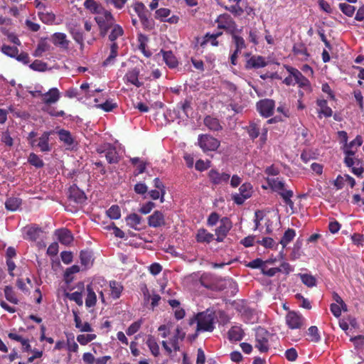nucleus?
<instances>
[{"label": "nucleus", "mask_w": 364, "mask_h": 364, "mask_svg": "<svg viewBox=\"0 0 364 364\" xmlns=\"http://www.w3.org/2000/svg\"><path fill=\"white\" fill-rule=\"evenodd\" d=\"M299 276L301 282L308 287H313L316 285V279L314 276L308 274H299Z\"/></svg>", "instance_id": "nucleus-43"}, {"label": "nucleus", "mask_w": 364, "mask_h": 364, "mask_svg": "<svg viewBox=\"0 0 364 364\" xmlns=\"http://www.w3.org/2000/svg\"><path fill=\"white\" fill-rule=\"evenodd\" d=\"M142 321L141 320L137 321L132 323L127 330V334L132 336L136 333L141 327Z\"/></svg>", "instance_id": "nucleus-60"}, {"label": "nucleus", "mask_w": 364, "mask_h": 364, "mask_svg": "<svg viewBox=\"0 0 364 364\" xmlns=\"http://www.w3.org/2000/svg\"><path fill=\"white\" fill-rule=\"evenodd\" d=\"M105 158L109 164H117L119 161L118 151L116 148L110 144H107Z\"/></svg>", "instance_id": "nucleus-22"}, {"label": "nucleus", "mask_w": 364, "mask_h": 364, "mask_svg": "<svg viewBox=\"0 0 364 364\" xmlns=\"http://www.w3.org/2000/svg\"><path fill=\"white\" fill-rule=\"evenodd\" d=\"M163 53V58L166 64L170 68H174L178 66V61L176 56L173 55L172 51H161Z\"/></svg>", "instance_id": "nucleus-28"}, {"label": "nucleus", "mask_w": 364, "mask_h": 364, "mask_svg": "<svg viewBox=\"0 0 364 364\" xmlns=\"http://www.w3.org/2000/svg\"><path fill=\"white\" fill-rule=\"evenodd\" d=\"M222 34L221 32H218L213 34L207 33L205 35V41L207 42H210L211 45L216 46L218 45V42L216 40L218 37H219Z\"/></svg>", "instance_id": "nucleus-62"}, {"label": "nucleus", "mask_w": 364, "mask_h": 364, "mask_svg": "<svg viewBox=\"0 0 364 364\" xmlns=\"http://www.w3.org/2000/svg\"><path fill=\"white\" fill-rule=\"evenodd\" d=\"M267 63L263 57L252 56L247 61L246 68L247 69L260 68L265 67Z\"/></svg>", "instance_id": "nucleus-23"}, {"label": "nucleus", "mask_w": 364, "mask_h": 364, "mask_svg": "<svg viewBox=\"0 0 364 364\" xmlns=\"http://www.w3.org/2000/svg\"><path fill=\"white\" fill-rule=\"evenodd\" d=\"M28 161L36 168H41L44 166L43 160L36 154H30Z\"/></svg>", "instance_id": "nucleus-49"}, {"label": "nucleus", "mask_w": 364, "mask_h": 364, "mask_svg": "<svg viewBox=\"0 0 364 364\" xmlns=\"http://www.w3.org/2000/svg\"><path fill=\"white\" fill-rule=\"evenodd\" d=\"M274 107V101L270 99L262 100L257 103V111L264 117H269L273 114Z\"/></svg>", "instance_id": "nucleus-9"}, {"label": "nucleus", "mask_w": 364, "mask_h": 364, "mask_svg": "<svg viewBox=\"0 0 364 364\" xmlns=\"http://www.w3.org/2000/svg\"><path fill=\"white\" fill-rule=\"evenodd\" d=\"M41 232L42 230L41 228L37 226L29 227L26 232L27 239H29L32 241H36L39 238Z\"/></svg>", "instance_id": "nucleus-35"}, {"label": "nucleus", "mask_w": 364, "mask_h": 364, "mask_svg": "<svg viewBox=\"0 0 364 364\" xmlns=\"http://www.w3.org/2000/svg\"><path fill=\"white\" fill-rule=\"evenodd\" d=\"M29 67L33 70L43 72L47 69V64L41 60H36L29 65Z\"/></svg>", "instance_id": "nucleus-55"}, {"label": "nucleus", "mask_w": 364, "mask_h": 364, "mask_svg": "<svg viewBox=\"0 0 364 364\" xmlns=\"http://www.w3.org/2000/svg\"><path fill=\"white\" fill-rule=\"evenodd\" d=\"M287 70L289 74L294 76V85L298 84L301 87H306L309 86V80L305 77L299 70L289 66L287 67Z\"/></svg>", "instance_id": "nucleus-16"}, {"label": "nucleus", "mask_w": 364, "mask_h": 364, "mask_svg": "<svg viewBox=\"0 0 364 364\" xmlns=\"http://www.w3.org/2000/svg\"><path fill=\"white\" fill-rule=\"evenodd\" d=\"M216 22L219 28L232 30L235 28V23L232 17L228 14L220 15Z\"/></svg>", "instance_id": "nucleus-19"}, {"label": "nucleus", "mask_w": 364, "mask_h": 364, "mask_svg": "<svg viewBox=\"0 0 364 364\" xmlns=\"http://www.w3.org/2000/svg\"><path fill=\"white\" fill-rule=\"evenodd\" d=\"M133 7L141 21L147 20L146 9L142 3L136 2L134 4Z\"/></svg>", "instance_id": "nucleus-40"}, {"label": "nucleus", "mask_w": 364, "mask_h": 364, "mask_svg": "<svg viewBox=\"0 0 364 364\" xmlns=\"http://www.w3.org/2000/svg\"><path fill=\"white\" fill-rule=\"evenodd\" d=\"M111 28L112 31L109 35V39L114 43L116 39L123 35L124 31L118 24H114Z\"/></svg>", "instance_id": "nucleus-38"}, {"label": "nucleus", "mask_w": 364, "mask_h": 364, "mask_svg": "<svg viewBox=\"0 0 364 364\" xmlns=\"http://www.w3.org/2000/svg\"><path fill=\"white\" fill-rule=\"evenodd\" d=\"M339 8L341 11L348 16H352L355 12V7L346 3L339 4Z\"/></svg>", "instance_id": "nucleus-56"}, {"label": "nucleus", "mask_w": 364, "mask_h": 364, "mask_svg": "<svg viewBox=\"0 0 364 364\" xmlns=\"http://www.w3.org/2000/svg\"><path fill=\"white\" fill-rule=\"evenodd\" d=\"M147 219L148 225L151 228H160L166 225L164 215L159 210H155Z\"/></svg>", "instance_id": "nucleus-14"}, {"label": "nucleus", "mask_w": 364, "mask_h": 364, "mask_svg": "<svg viewBox=\"0 0 364 364\" xmlns=\"http://www.w3.org/2000/svg\"><path fill=\"white\" fill-rule=\"evenodd\" d=\"M110 296L114 299H117L120 297L123 287L116 281L109 282Z\"/></svg>", "instance_id": "nucleus-31"}, {"label": "nucleus", "mask_w": 364, "mask_h": 364, "mask_svg": "<svg viewBox=\"0 0 364 364\" xmlns=\"http://www.w3.org/2000/svg\"><path fill=\"white\" fill-rule=\"evenodd\" d=\"M60 98V92L57 87H52L48 92H43L41 101L46 105L57 103Z\"/></svg>", "instance_id": "nucleus-12"}, {"label": "nucleus", "mask_w": 364, "mask_h": 364, "mask_svg": "<svg viewBox=\"0 0 364 364\" xmlns=\"http://www.w3.org/2000/svg\"><path fill=\"white\" fill-rule=\"evenodd\" d=\"M1 141L8 146H13V139L11 136L9 131H5L2 132Z\"/></svg>", "instance_id": "nucleus-64"}, {"label": "nucleus", "mask_w": 364, "mask_h": 364, "mask_svg": "<svg viewBox=\"0 0 364 364\" xmlns=\"http://www.w3.org/2000/svg\"><path fill=\"white\" fill-rule=\"evenodd\" d=\"M214 235L208 232L205 229L200 228L196 234V240L198 242L210 243L213 240Z\"/></svg>", "instance_id": "nucleus-30"}, {"label": "nucleus", "mask_w": 364, "mask_h": 364, "mask_svg": "<svg viewBox=\"0 0 364 364\" xmlns=\"http://www.w3.org/2000/svg\"><path fill=\"white\" fill-rule=\"evenodd\" d=\"M74 314V321L75 323V327L79 328L82 332H91L92 331V328L89 323L85 322L84 323H82L80 318L78 316L77 312L73 311Z\"/></svg>", "instance_id": "nucleus-32"}, {"label": "nucleus", "mask_w": 364, "mask_h": 364, "mask_svg": "<svg viewBox=\"0 0 364 364\" xmlns=\"http://www.w3.org/2000/svg\"><path fill=\"white\" fill-rule=\"evenodd\" d=\"M96 338L95 334H81L78 335L77 336V341L81 344V345H86L88 343L91 342L92 341L95 340Z\"/></svg>", "instance_id": "nucleus-57"}, {"label": "nucleus", "mask_w": 364, "mask_h": 364, "mask_svg": "<svg viewBox=\"0 0 364 364\" xmlns=\"http://www.w3.org/2000/svg\"><path fill=\"white\" fill-rule=\"evenodd\" d=\"M1 50L4 54L11 58H16L18 53V49L16 47L6 45L1 47Z\"/></svg>", "instance_id": "nucleus-51"}, {"label": "nucleus", "mask_w": 364, "mask_h": 364, "mask_svg": "<svg viewBox=\"0 0 364 364\" xmlns=\"http://www.w3.org/2000/svg\"><path fill=\"white\" fill-rule=\"evenodd\" d=\"M98 108L103 109L105 112L112 111L117 107V104L112 101L107 100L105 103L97 105Z\"/></svg>", "instance_id": "nucleus-61"}, {"label": "nucleus", "mask_w": 364, "mask_h": 364, "mask_svg": "<svg viewBox=\"0 0 364 364\" xmlns=\"http://www.w3.org/2000/svg\"><path fill=\"white\" fill-rule=\"evenodd\" d=\"M267 183L272 191L277 192L284 202L291 208H293L294 202L291 200L294 195L293 191L286 189L285 183L279 178H268Z\"/></svg>", "instance_id": "nucleus-2"}, {"label": "nucleus", "mask_w": 364, "mask_h": 364, "mask_svg": "<svg viewBox=\"0 0 364 364\" xmlns=\"http://www.w3.org/2000/svg\"><path fill=\"white\" fill-rule=\"evenodd\" d=\"M239 193L232 194V198L237 205H242L245 200L250 198L252 193V186L249 183H245L239 188Z\"/></svg>", "instance_id": "nucleus-8"}, {"label": "nucleus", "mask_w": 364, "mask_h": 364, "mask_svg": "<svg viewBox=\"0 0 364 364\" xmlns=\"http://www.w3.org/2000/svg\"><path fill=\"white\" fill-rule=\"evenodd\" d=\"M308 334L311 337L312 342L318 343L321 340L318 329L316 326H312L308 329Z\"/></svg>", "instance_id": "nucleus-53"}, {"label": "nucleus", "mask_w": 364, "mask_h": 364, "mask_svg": "<svg viewBox=\"0 0 364 364\" xmlns=\"http://www.w3.org/2000/svg\"><path fill=\"white\" fill-rule=\"evenodd\" d=\"M170 14L171 10L167 8H161L156 11V18L161 21L177 23L179 19L178 17L174 15L168 17Z\"/></svg>", "instance_id": "nucleus-18"}, {"label": "nucleus", "mask_w": 364, "mask_h": 364, "mask_svg": "<svg viewBox=\"0 0 364 364\" xmlns=\"http://www.w3.org/2000/svg\"><path fill=\"white\" fill-rule=\"evenodd\" d=\"M118 48L119 47L117 43L114 42L111 44L110 53L102 63L103 66H108L114 63L115 58H117L118 53Z\"/></svg>", "instance_id": "nucleus-26"}, {"label": "nucleus", "mask_w": 364, "mask_h": 364, "mask_svg": "<svg viewBox=\"0 0 364 364\" xmlns=\"http://www.w3.org/2000/svg\"><path fill=\"white\" fill-rule=\"evenodd\" d=\"M95 284L92 283L87 286L86 290L87 292V297L85 299V305L87 307H92L96 304L97 296L94 291Z\"/></svg>", "instance_id": "nucleus-20"}, {"label": "nucleus", "mask_w": 364, "mask_h": 364, "mask_svg": "<svg viewBox=\"0 0 364 364\" xmlns=\"http://www.w3.org/2000/svg\"><path fill=\"white\" fill-rule=\"evenodd\" d=\"M68 197L76 203H82L87 199L84 191L80 190L75 184L70 187Z\"/></svg>", "instance_id": "nucleus-15"}, {"label": "nucleus", "mask_w": 364, "mask_h": 364, "mask_svg": "<svg viewBox=\"0 0 364 364\" xmlns=\"http://www.w3.org/2000/svg\"><path fill=\"white\" fill-rule=\"evenodd\" d=\"M296 232L293 229H288L284 234L282 238L280 240V244L283 247H285L288 243H289L295 237Z\"/></svg>", "instance_id": "nucleus-41"}, {"label": "nucleus", "mask_w": 364, "mask_h": 364, "mask_svg": "<svg viewBox=\"0 0 364 364\" xmlns=\"http://www.w3.org/2000/svg\"><path fill=\"white\" fill-rule=\"evenodd\" d=\"M55 234L58 236V239L60 241V242H61L63 245H68L73 240V237L71 232L68 230H58L55 232Z\"/></svg>", "instance_id": "nucleus-24"}, {"label": "nucleus", "mask_w": 364, "mask_h": 364, "mask_svg": "<svg viewBox=\"0 0 364 364\" xmlns=\"http://www.w3.org/2000/svg\"><path fill=\"white\" fill-rule=\"evenodd\" d=\"M52 41L55 46L63 48H68L69 45V41L67 40V36L63 33H55L52 36Z\"/></svg>", "instance_id": "nucleus-27"}, {"label": "nucleus", "mask_w": 364, "mask_h": 364, "mask_svg": "<svg viewBox=\"0 0 364 364\" xmlns=\"http://www.w3.org/2000/svg\"><path fill=\"white\" fill-rule=\"evenodd\" d=\"M214 315L212 313L201 312L190 321L192 325L197 323V331H213L214 329Z\"/></svg>", "instance_id": "nucleus-3"}, {"label": "nucleus", "mask_w": 364, "mask_h": 364, "mask_svg": "<svg viewBox=\"0 0 364 364\" xmlns=\"http://www.w3.org/2000/svg\"><path fill=\"white\" fill-rule=\"evenodd\" d=\"M228 336L230 340L240 341L243 337L242 330L237 326H234L230 329Z\"/></svg>", "instance_id": "nucleus-39"}, {"label": "nucleus", "mask_w": 364, "mask_h": 364, "mask_svg": "<svg viewBox=\"0 0 364 364\" xmlns=\"http://www.w3.org/2000/svg\"><path fill=\"white\" fill-rule=\"evenodd\" d=\"M146 345L154 356H157L159 354V346L154 337L149 336L148 338Z\"/></svg>", "instance_id": "nucleus-44"}, {"label": "nucleus", "mask_w": 364, "mask_h": 364, "mask_svg": "<svg viewBox=\"0 0 364 364\" xmlns=\"http://www.w3.org/2000/svg\"><path fill=\"white\" fill-rule=\"evenodd\" d=\"M362 137L360 135H358L349 144L346 143L344 144L343 150L346 155L344 163L346 166L359 165L360 160L358 158L354 157V155L358 149L362 145Z\"/></svg>", "instance_id": "nucleus-1"}, {"label": "nucleus", "mask_w": 364, "mask_h": 364, "mask_svg": "<svg viewBox=\"0 0 364 364\" xmlns=\"http://www.w3.org/2000/svg\"><path fill=\"white\" fill-rule=\"evenodd\" d=\"M304 318L301 315L290 311L286 316V323L291 329L300 328L303 325Z\"/></svg>", "instance_id": "nucleus-13"}, {"label": "nucleus", "mask_w": 364, "mask_h": 364, "mask_svg": "<svg viewBox=\"0 0 364 364\" xmlns=\"http://www.w3.org/2000/svg\"><path fill=\"white\" fill-rule=\"evenodd\" d=\"M107 215L113 220H117L121 217L120 208L118 205H113L107 210Z\"/></svg>", "instance_id": "nucleus-50"}, {"label": "nucleus", "mask_w": 364, "mask_h": 364, "mask_svg": "<svg viewBox=\"0 0 364 364\" xmlns=\"http://www.w3.org/2000/svg\"><path fill=\"white\" fill-rule=\"evenodd\" d=\"M210 181L215 186L228 183L230 178V174L225 172H220L217 169H211L208 172Z\"/></svg>", "instance_id": "nucleus-10"}, {"label": "nucleus", "mask_w": 364, "mask_h": 364, "mask_svg": "<svg viewBox=\"0 0 364 364\" xmlns=\"http://www.w3.org/2000/svg\"><path fill=\"white\" fill-rule=\"evenodd\" d=\"M156 205L154 202L149 201L145 204H143L139 208V211L141 214L146 215L149 213L154 208Z\"/></svg>", "instance_id": "nucleus-59"}, {"label": "nucleus", "mask_w": 364, "mask_h": 364, "mask_svg": "<svg viewBox=\"0 0 364 364\" xmlns=\"http://www.w3.org/2000/svg\"><path fill=\"white\" fill-rule=\"evenodd\" d=\"M198 144L204 151H215L220 146V141L208 134H200L198 136Z\"/></svg>", "instance_id": "nucleus-6"}, {"label": "nucleus", "mask_w": 364, "mask_h": 364, "mask_svg": "<svg viewBox=\"0 0 364 364\" xmlns=\"http://www.w3.org/2000/svg\"><path fill=\"white\" fill-rule=\"evenodd\" d=\"M97 14L95 20L100 27L101 34L105 36L108 30L114 24V18L112 13L105 8Z\"/></svg>", "instance_id": "nucleus-4"}, {"label": "nucleus", "mask_w": 364, "mask_h": 364, "mask_svg": "<svg viewBox=\"0 0 364 364\" xmlns=\"http://www.w3.org/2000/svg\"><path fill=\"white\" fill-rule=\"evenodd\" d=\"M67 297L71 300L76 302V304L79 306H82L83 304L82 301V293L78 291H75L73 293L67 294Z\"/></svg>", "instance_id": "nucleus-58"}, {"label": "nucleus", "mask_w": 364, "mask_h": 364, "mask_svg": "<svg viewBox=\"0 0 364 364\" xmlns=\"http://www.w3.org/2000/svg\"><path fill=\"white\" fill-rule=\"evenodd\" d=\"M140 71L137 68H134L127 71L124 77L125 83H130L136 87H140L143 85V82L139 80V75Z\"/></svg>", "instance_id": "nucleus-17"}, {"label": "nucleus", "mask_w": 364, "mask_h": 364, "mask_svg": "<svg viewBox=\"0 0 364 364\" xmlns=\"http://www.w3.org/2000/svg\"><path fill=\"white\" fill-rule=\"evenodd\" d=\"M247 132L250 138L255 139L258 137L259 134V128L256 123L252 122L247 127Z\"/></svg>", "instance_id": "nucleus-52"}, {"label": "nucleus", "mask_w": 364, "mask_h": 364, "mask_svg": "<svg viewBox=\"0 0 364 364\" xmlns=\"http://www.w3.org/2000/svg\"><path fill=\"white\" fill-rule=\"evenodd\" d=\"M51 132H45L38 139L31 140L30 142L33 147H38L42 152H49L51 150V146L49 144V136Z\"/></svg>", "instance_id": "nucleus-11"}, {"label": "nucleus", "mask_w": 364, "mask_h": 364, "mask_svg": "<svg viewBox=\"0 0 364 364\" xmlns=\"http://www.w3.org/2000/svg\"><path fill=\"white\" fill-rule=\"evenodd\" d=\"M80 262L82 265L85 267H90L92 264L93 258H92V254L90 251L88 250H83L81 251L80 255Z\"/></svg>", "instance_id": "nucleus-33"}, {"label": "nucleus", "mask_w": 364, "mask_h": 364, "mask_svg": "<svg viewBox=\"0 0 364 364\" xmlns=\"http://www.w3.org/2000/svg\"><path fill=\"white\" fill-rule=\"evenodd\" d=\"M21 204V200L17 198H9L5 202V207L8 210L15 211Z\"/></svg>", "instance_id": "nucleus-37"}, {"label": "nucleus", "mask_w": 364, "mask_h": 364, "mask_svg": "<svg viewBox=\"0 0 364 364\" xmlns=\"http://www.w3.org/2000/svg\"><path fill=\"white\" fill-rule=\"evenodd\" d=\"M270 334L264 328H259L256 332V344L255 347L258 350L264 353L269 350V338Z\"/></svg>", "instance_id": "nucleus-7"}, {"label": "nucleus", "mask_w": 364, "mask_h": 364, "mask_svg": "<svg viewBox=\"0 0 364 364\" xmlns=\"http://www.w3.org/2000/svg\"><path fill=\"white\" fill-rule=\"evenodd\" d=\"M38 16L43 23L47 24L52 23L55 18V16L53 13L46 11H39Z\"/></svg>", "instance_id": "nucleus-46"}, {"label": "nucleus", "mask_w": 364, "mask_h": 364, "mask_svg": "<svg viewBox=\"0 0 364 364\" xmlns=\"http://www.w3.org/2000/svg\"><path fill=\"white\" fill-rule=\"evenodd\" d=\"M4 295L7 301L9 302L17 304L18 302L13 289L10 286H6L4 288Z\"/></svg>", "instance_id": "nucleus-47"}, {"label": "nucleus", "mask_w": 364, "mask_h": 364, "mask_svg": "<svg viewBox=\"0 0 364 364\" xmlns=\"http://www.w3.org/2000/svg\"><path fill=\"white\" fill-rule=\"evenodd\" d=\"M185 336V333L182 332L181 329L179 327H177L175 330V333L170 338L168 343L171 346L168 345V341H163L161 344L164 349L168 353H171L172 351V348L175 351H178L180 349L178 345V341L183 340Z\"/></svg>", "instance_id": "nucleus-5"}, {"label": "nucleus", "mask_w": 364, "mask_h": 364, "mask_svg": "<svg viewBox=\"0 0 364 364\" xmlns=\"http://www.w3.org/2000/svg\"><path fill=\"white\" fill-rule=\"evenodd\" d=\"M232 39L235 44V47H236L235 50L237 52L240 53L241 50L246 47L244 38L241 36L234 34V35H232Z\"/></svg>", "instance_id": "nucleus-54"}, {"label": "nucleus", "mask_w": 364, "mask_h": 364, "mask_svg": "<svg viewBox=\"0 0 364 364\" xmlns=\"http://www.w3.org/2000/svg\"><path fill=\"white\" fill-rule=\"evenodd\" d=\"M204 124L212 131H219L222 129V126L217 118L207 116L204 119Z\"/></svg>", "instance_id": "nucleus-29"}, {"label": "nucleus", "mask_w": 364, "mask_h": 364, "mask_svg": "<svg viewBox=\"0 0 364 364\" xmlns=\"http://www.w3.org/2000/svg\"><path fill=\"white\" fill-rule=\"evenodd\" d=\"M293 52L296 55H301L302 60H307L309 54L303 44H296L293 47Z\"/></svg>", "instance_id": "nucleus-45"}, {"label": "nucleus", "mask_w": 364, "mask_h": 364, "mask_svg": "<svg viewBox=\"0 0 364 364\" xmlns=\"http://www.w3.org/2000/svg\"><path fill=\"white\" fill-rule=\"evenodd\" d=\"M285 357L289 361H295L298 357L296 349L294 348L287 349L285 352Z\"/></svg>", "instance_id": "nucleus-63"}, {"label": "nucleus", "mask_w": 364, "mask_h": 364, "mask_svg": "<svg viewBox=\"0 0 364 364\" xmlns=\"http://www.w3.org/2000/svg\"><path fill=\"white\" fill-rule=\"evenodd\" d=\"M84 6L91 13L96 14L100 13V10L103 9V7L95 0H85Z\"/></svg>", "instance_id": "nucleus-36"}, {"label": "nucleus", "mask_w": 364, "mask_h": 364, "mask_svg": "<svg viewBox=\"0 0 364 364\" xmlns=\"http://www.w3.org/2000/svg\"><path fill=\"white\" fill-rule=\"evenodd\" d=\"M232 228V223L228 218H223L220 221V225L215 229V234L227 235Z\"/></svg>", "instance_id": "nucleus-25"}, {"label": "nucleus", "mask_w": 364, "mask_h": 364, "mask_svg": "<svg viewBox=\"0 0 364 364\" xmlns=\"http://www.w3.org/2000/svg\"><path fill=\"white\" fill-rule=\"evenodd\" d=\"M50 48V45L46 41H41L33 53L35 57H41L43 53Z\"/></svg>", "instance_id": "nucleus-48"}, {"label": "nucleus", "mask_w": 364, "mask_h": 364, "mask_svg": "<svg viewBox=\"0 0 364 364\" xmlns=\"http://www.w3.org/2000/svg\"><path fill=\"white\" fill-rule=\"evenodd\" d=\"M317 105L320 107V112L325 117H331L333 114L332 109L327 106V102L325 100H318Z\"/></svg>", "instance_id": "nucleus-42"}, {"label": "nucleus", "mask_w": 364, "mask_h": 364, "mask_svg": "<svg viewBox=\"0 0 364 364\" xmlns=\"http://www.w3.org/2000/svg\"><path fill=\"white\" fill-rule=\"evenodd\" d=\"M59 139L61 141L67 145H72L74 142L73 138L70 132L65 129H60L58 132Z\"/></svg>", "instance_id": "nucleus-34"}, {"label": "nucleus", "mask_w": 364, "mask_h": 364, "mask_svg": "<svg viewBox=\"0 0 364 364\" xmlns=\"http://www.w3.org/2000/svg\"><path fill=\"white\" fill-rule=\"evenodd\" d=\"M127 224L135 230H140L142 218L136 213H131L126 218Z\"/></svg>", "instance_id": "nucleus-21"}]
</instances>
